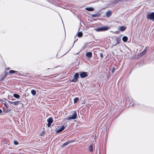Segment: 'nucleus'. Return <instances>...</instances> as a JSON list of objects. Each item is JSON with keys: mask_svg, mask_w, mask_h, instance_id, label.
<instances>
[{"mask_svg": "<svg viewBox=\"0 0 154 154\" xmlns=\"http://www.w3.org/2000/svg\"><path fill=\"white\" fill-rule=\"evenodd\" d=\"M77 117V114L76 112L72 113V115H70L67 118L64 119L65 120H71L72 119H76Z\"/></svg>", "mask_w": 154, "mask_h": 154, "instance_id": "obj_1", "label": "nucleus"}, {"mask_svg": "<svg viewBox=\"0 0 154 154\" xmlns=\"http://www.w3.org/2000/svg\"><path fill=\"white\" fill-rule=\"evenodd\" d=\"M146 18L148 19H149L154 21V12H148L147 14Z\"/></svg>", "mask_w": 154, "mask_h": 154, "instance_id": "obj_2", "label": "nucleus"}, {"mask_svg": "<svg viewBox=\"0 0 154 154\" xmlns=\"http://www.w3.org/2000/svg\"><path fill=\"white\" fill-rule=\"evenodd\" d=\"M109 28L107 26L103 27H99L96 29V31L97 32L102 31H106L108 30Z\"/></svg>", "mask_w": 154, "mask_h": 154, "instance_id": "obj_3", "label": "nucleus"}, {"mask_svg": "<svg viewBox=\"0 0 154 154\" xmlns=\"http://www.w3.org/2000/svg\"><path fill=\"white\" fill-rule=\"evenodd\" d=\"M79 77V74L78 73H76L74 75L73 78L72 80V82H76L78 81V79Z\"/></svg>", "mask_w": 154, "mask_h": 154, "instance_id": "obj_4", "label": "nucleus"}, {"mask_svg": "<svg viewBox=\"0 0 154 154\" xmlns=\"http://www.w3.org/2000/svg\"><path fill=\"white\" fill-rule=\"evenodd\" d=\"M88 73L85 72H81L80 74V76L82 78L86 77L88 76Z\"/></svg>", "mask_w": 154, "mask_h": 154, "instance_id": "obj_5", "label": "nucleus"}, {"mask_svg": "<svg viewBox=\"0 0 154 154\" xmlns=\"http://www.w3.org/2000/svg\"><path fill=\"white\" fill-rule=\"evenodd\" d=\"M47 121L48 122L47 126L48 127H50L51 124L53 122V119L51 117L47 119Z\"/></svg>", "mask_w": 154, "mask_h": 154, "instance_id": "obj_6", "label": "nucleus"}, {"mask_svg": "<svg viewBox=\"0 0 154 154\" xmlns=\"http://www.w3.org/2000/svg\"><path fill=\"white\" fill-rule=\"evenodd\" d=\"M66 127V126H64V125L62 126V127H61L60 128H59L57 130V131H56L57 132V133H59V132H61L63 130H64V128Z\"/></svg>", "mask_w": 154, "mask_h": 154, "instance_id": "obj_7", "label": "nucleus"}, {"mask_svg": "<svg viewBox=\"0 0 154 154\" xmlns=\"http://www.w3.org/2000/svg\"><path fill=\"white\" fill-rule=\"evenodd\" d=\"M86 55L89 58H91L92 57V53L91 52H87L86 53Z\"/></svg>", "mask_w": 154, "mask_h": 154, "instance_id": "obj_8", "label": "nucleus"}, {"mask_svg": "<svg viewBox=\"0 0 154 154\" xmlns=\"http://www.w3.org/2000/svg\"><path fill=\"white\" fill-rule=\"evenodd\" d=\"M88 150L91 152L93 151V144L90 145L88 148Z\"/></svg>", "mask_w": 154, "mask_h": 154, "instance_id": "obj_9", "label": "nucleus"}, {"mask_svg": "<svg viewBox=\"0 0 154 154\" xmlns=\"http://www.w3.org/2000/svg\"><path fill=\"white\" fill-rule=\"evenodd\" d=\"M72 142V141H70V140H68L65 143L63 144V145L62 146V147H63L67 145H68L69 143H71Z\"/></svg>", "mask_w": 154, "mask_h": 154, "instance_id": "obj_10", "label": "nucleus"}, {"mask_svg": "<svg viewBox=\"0 0 154 154\" xmlns=\"http://www.w3.org/2000/svg\"><path fill=\"white\" fill-rule=\"evenodd\" d=\"M126 29V27L124 26L120 27L119 29V30L120 31H123Z\"/></svg>", "mask_w": 154, "mask_h": 154, "instance_id": "obj_11", "label": "nucleus"}, {"mask_svg": "<svg viewBox=\"0 0 154 154\" xmlns=\"http://www.w3.org/2000/svg\"><path fill=\"white\" fill-rule=\"evenodd\" d=\"M122 39L124 42H126L128 39V38L126 36H124L122 37Z\"/></svg>", "mask_w": 154, "mask_h": 154, "instance_id": "obj_12", "label": "nucleus"}, {"mask_svg": "<svg viewBox=\"0 0 154 154\" xmlns=\"http://www.w3.org/2000/svg\"><path fill=\"white\" fill-rule=\"evenodd\" d=\"M111 15V12L110 11H108L106 13V15L107 17H110Z\"/></svg>", "mask_w": 154, "mask_h": 154, "instance_id": "obj_13", "label": "nucleus"}, {"mask_svg": "<svg viewBox=\"0 0 154 154\" xmlns=\"http://www.w3.org/2000/svg\"><path fill=\"white\" fill-rule=\"evenodd\" d=\"M13 96L14 97H15L16 98L18 99L20 97V95L17 94H13Z\"/></svg>", "mask_w": 154, "mask_h": 154, "instance_id": "obj_14", "label": "nucleus"}, {"mask_svg": "<svg viewBox=\"0 0 154 154\" xmlns=\"http://www.w3.org/2000/svg\"><path fill=\"white\" fill-rule=\"evenodd\" d=\"M86 10L88 11H93L94 8H86L85 9Z\"/></svg>", "mask_w": 154, "mask_h": 154, "instance_id": "obj_15", "label": "nucleus"}, {"mask_svg": "<svg viewBox=\"0 0 154 154\" xmlns=\"http://www.w3.org/2000/svg\"><path fill=\"white\" fill-rule=\"evenodd\" d=\"M31 93L33 96H35L36 94L35 91L34 90H31Z\"/></svg>", "mask_w": 154, "mask_h": 154, "instance_id": "obj_16", "label": "nucleus"}, {"mask_svg": "<svg viewBox=\"0 0 154 154\" xmlns=\"http://www.w3.org/2000/svg\"><path fill=\"white\" fill-rule=\"evenodd\" d=\"M20 101H14V105L17 106L19 104H20Z\"/></svg>", "mask_w": 154, "mask_h": 154, "instance_id": "obj_17", "label": "nucleus"}, {"mask_svg": "<svg viewBox=\"0 0 154 154\" xmlns=\"http://www.w3.org/2000/svg\"><path fill=\"white\" fill-rule=\"evenodd\" d=\"M79 98L78 97L75 98L74 100V103H76L78 102Z\"/></svg>", "mask_w": 154, "mask_h": 154, "instance_id": "obj_18", "label": "nucleus"}, {"mask_svg": "<svg viewBox=\"0 0 154 154\" xmlns=\"http://www.w3.org/2000/svg\"><path fill=\"white\" fill-rule=\"evenodd\" d=\"M78 36L79 37H81L82 35V33L81 32H79L78 33Z\"/></svg>", "mask_w": 154, "mask_h": 154, "instance_id": "obj_19", "label": "nucleus"}, {"mask_svg": "<svg viewBox=\"0 0 154 154\" xmlns=\"http://www.w3.org/2000/svg\"><path fill=\"white\" fill-rule=\"evenodd\" d=\"M16 72H17V71H16L13 70H11L9 71V73H13Z\"/></svg>", "mask_w": 154, "mask_h": 154, "instance_id": "obj_20", "label": "nucleus"}, {"mask_svg": "<svg viewBox=\"0 0 154 154\" xmlns=\"http://www.w3.org/2000/svg\"><path fill=\"white\" fill-rule=\"evenodd\" d=\"M146 52V50L145 49V50H144V51L141 53V54L142 55H143L144 54H145Z\"/></svg>", "mask_w": 154, "mask_h": 154, "instance_id": "obj_21", "label": "nucleus"}, {"mask_svg": "<svg viewBox=\"0 0 154 154\" xmlns=\"http://www.w3.org/2000/svg\"><path fill=\"white\" fill-rule=\"evenodd\" d=\"M14 143L15 145H17L18 144V142L17 141H14Z\"/></svg>", "mask_w": 154, "mask_h": 154, "instance_id": "obj_22", "label": "nucleus"}, {"mask_svg": "<svg viewBox=\"0 0 154 154\" xmlns=\"http://www.w3.org/2000/svg\"><path fill=\"white\" fill-rule=\"evenodd\" d=\"M100 56L102 58H103V54L102 53H100Z\"/></svg>", "mask_w": 154, "mask_h": 154, "instance_id": "obj_23", "label": "nucleus"}, {"mask_svg": "<svg viewBox=\"0 0 154 154\" xmlns=\"http://www.w3.org/2000/svg\"><path fill=\"white\" fill-rule=\"evenodd\" d=\"M114 70H115L114 68L113 67L112 68V72L113 73L114 71Z\"/></svg>", "mask_w": 154, "mask_h": 154, "instance_id": "obj_24", "label": "nucleus"}, {"mask_svg": "<svg viewBox=\"0 0 154 154\" xmlns=\"http://www.w3.org/2000/svg\"><path fill=\"white\" fill-rule=\"evenodd\" d=\"M6 76V75L4 77H2V79L1 80H2L3 79H4Z\"/></svg>", "mask_w": 154, "mask_h": 154, "instance_id": "obj_25", "label": "nucleus"}, {"mask_svg": "<svg viewBox=\"0 0 154 154\" xmlns=\"http://www.w3.org/2000/svg\"><path fill=\"white\" fill-rule=\"evenodd\" d=\"M9 103H10V104H14V102L9 101Z\"/></svg>", "mask_w": 154, "mask_h": 154, "instance_id": "obj_26", "label": "nucleus"}, {"mask_svg": "<svg viewBox=\"0 0 154 154\" xmlns=\"http://www.w3.org/2000/svg\"><path fill=\"white\" fill-rule=\"evenodd\" d=\"M4 105L7 108H8V106L6 104L4 103Z\"/></svg>", "mask_w": 154, "mask_h": 154, "instance_id": "obj_27", "label": "nucleus"}, {"mask_svg": "<svg viewBox=\"0 0 154 154\" xmlns=\"http://www.w3.org/2000/svg\"><path fill=\"white\" fill-rule=\"evenodd\" d=\"M2 112V111L1 109H0V114Z\"/></svg>", "mask_w": 154, "mask_h": 154, "instance_id": "obj_28", "label": "nucleus"}, {"mask_svg": "<svg viewBox=\"0 0 154 154\" xmlns=\"http://www.w3.org/2000/svg\"><path fill=\"white\" fill-rule=\"evenodd\" d=\"M118 42H117L116 44V45H116L117 44H118Z\"/></svg>", "mask_w": 154, "mask_h": 154, "instance_id": "obj_29", "label": "nucleus"}, {"mask_svg": "<svg viewBox=\"0 0 154 154\" xmlns=\"http://www.w3.org/2000/svg\"><path fill=\"white\" fill-rule=\"evenodd\" d=\"M93 16L94 17H95V16L94 15H93Z\"/></svg>", "mask_w": 154, "mask_h": 154, "instance_id": "obj_30", "label": "nucleus"}]
</instances>
